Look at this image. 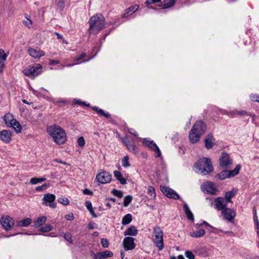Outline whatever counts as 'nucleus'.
Returning a JSON list of instances; mask_svg holds the SVG:
<instances>
[{
    "mask_svg": "<svg viewBox=\"0 0 259 259\" xmlns=\"http://www.w3.org/2000/svg\"><path fill=\"white\" fill-rule=\"evenodd\" d=\"M206 130L205 123L201 120L196 121L192 126L189 134L190 141L192 143H196L201 136L204 134Z\"/></svg>",
    "mask_w": 259,
    "mask_h": 259,
    "instance_id": "obj_1",
    "label": "nucleus"
},
{
    "mask_svg": "<svg viewBox=\"0 0 259 259\" xmlns=\"http://www.w3.org/2000/svg\"><path fill=\"white\" fill-rule=\"evenodd\" d=\"M47 132L53 137L54 142L58 145L64 144L66 140V135L64 130L59 125L55 124L47 127Z\"/></svg>",
    "mask_w": 259,
    "mask_h": 259,
    "instance_id": "obj_2",
    "label": "nucleus"
},
{
    "mask_svg": "<svg viewBox=\"0 0 259 259\" xmlns=\"http://www.w3.org/2000/svg\"><path fill=\"white\" fill-rule=\"evenodd\" d=\"M194 166L204 175L209 174L213 170L211 160L209 158H200L195 163Z\"/></svg>",
    "mask_w": 259,
    "mask_h": 259,
    "instance_id": "obj_3",
    "label": "nucleus"
},
{
    "mask_svg": "<svg viewBox=\"0 0 259 259\" xmlns=\"http://www.w3.org/2000/svg\"><path fill=\"white\" fill-rule=\"evenodd\" d=\"M90 29H95L97 31H100L105 28V18L101 13L96 14L91 17L89 21Z\"/></svg>",
    "mask_w": 259,
    "mask_h": 259,
    "instance_id": "obj_4",
    "label": "nucleus"
},
{
    "mask_svg": "<svg viewBox=\"0 0 259 259\" xmlns=\"http://www.w3.org/2000/svg\"><path fill=\"white\" fill-rule=\"evenodd\" d=\"M153 241L158 251H160L164 248L163 233L160 227L156 226L153 228Z\"/></svg>",
    "mask_w": 259,
    "mask_h": 259,
    "instance_id": "obj_5",
    "label": "nucleus"
},
{
    "mask_svg": "<svg viewBox=\"0 0 259 259\" xmlns=\"http://www.w3.org/2000/svg\"><path fill=\"white\" fill-rule=\"evenodd\" d=\"M5 123L8 127H13L17 133L21 132L22 126L16 119L14 118L13 115L10 113H7L4 117Z\"/></svg>",
    "mask_w": 259,
    "mask_h": 259,
    "instance_id": "obj_6",
    "label": "nucleus"
},
{
    "mask_svg": "<svg viewBox=\"0 0 259 259\" xmlns=\"http://www.w3.org/2000/svg\"><path fill=\"white\" fill-rule=\"evenodd\" d=\"M241 167V165L238 164L233 170H227V169H224L221 173L217 174L215 178L220 180H223L226 178L234 177L239 174Z\"/></svg>",
    "mask_w": 259,
    "mask_h": 259,
    "instance_id": "obj_7",
    "label": "nucleus"
},
{
    "mask_svg": "<svg viewBox=\"0 0 259 259\" xmlns=\"http://www.w3.org/2000/svg\"><path fill=\"white\" fill-rule=\"evenodd\" d=\"M42 71V66L39 64H34L33 66H30L25 69L23 73L25 75L29 77H34Z\"/></svg>",
    "mask_w": 259,
    "mask_h": 259,
    "instance_id": "obj_8",
    "label": "nucleus"
},
{
    "mask_svg": "<svg viewBox=\"0 0 259 259\" xmlns=\"http://www.w3.org/2000/svg\"><path fill=\"white\" fill-rule=\"evenodd\" d=\"M232 164L233 161L229 154L225 152H223L219 159L220 166L223 169H226L230 168Z\"/></svg>",
    "mask_w": 259,
    "mask_h": 259,
    "instance_id": "obj_9",
    "label": "nucleus"
},
{
    "mask_svg": "<svg viewBox=\"0 0 259 259\" xmlns=\"http://www.w3.org/2000/svg\"><path fill=\"white\" fill-rule=\"evenodd\" d=\"M111 179L112 175L105 170L98 173L96 178V180L101 184L109 183L111 182Z\"/></svg>",
    "mask_w": 259,
    "mask_h": 259,
    "instance_id": "obj_10",
    "label": "nucleus"
},
{
    "mask_svg": "<svg viewBox=\"0 0 259 259\" xmlns=\"http://www.w3.org/2000/svg\"><path fill=\"white\" fill-rule=\"evenodd\" d=\"M160 190L167 197L177 200L180 199V196L177 193L166 186H160Z\"/></svg>",
    "mask_w": 259,
    "mask_h": 259,
    "instance_id": "obj_11",
    "label": "nucleus"
},
{
    "mask_svg": "<svg viewBox=\"0 0 259 259\" xmlns=\"http://www.w3.org/2000/svg\"><path fill=\"white\" fill-rule=\"evenodd\" d=\"M0 222L3 227L7 231L10 230L14 225V220L9 216L3 217Z\"/></svg>",
    "mask_w": 259,
    "mask_h": 259,
    "instance_id": "obj_12",
    "label": "nucleus"
},
{
    "mask_svg": "<svg viewBox=\"0 0 259 259\" xmlns=\"http://www.w3.org/2000/svg\"><path fill=\"white\" fill-rule=\"evenodd\" d=\"M143 143L146 146L150 148L152 151L156 153V155L155 156L156 157H159L161 156V151L153 141H149L148 139L144 138L143 139Z\"/></svg>",
    "mask_w": 259,
    "mask_h": 259,
    "instance_id": "obj_13",
    "label": "nucleus"
},
{
    "mask_svg": "<svg viewBox=\"0 0 259 259\" xmlns=\"http://www.w3.org/2000/svg\"><path fill=\"white\" fill-rule=\"evenodd\" d=\"M228 203L224 197H218L214 199V207L218 210H223L227 208Z\"/></svg>",
    "mask_w": 259,
    "mask_h": 259,
    "instance_id": "obj_14",
    "label": "nucleus"
},
{
    "mask_svg": "<svg viewBox=\"0 0 259 259\" xmlns=\"http://www.w3.org/2000/svg\"><path fill=\"white\" fill-rule=\"evenodd\" d=\"M135 238L131 237H126L124 238L123 245L124 250L127 251L133 250L135 248L136 244L134 242Z\"/></svg>",
    "mask_w": 259,
    "mask_h": 259,
    "instance_id": "obj_15",
    "label": "nucleus"
},
{
    "mask_svg": "<svg viewBox=\"0 0 259 259\" xmlns=\"http://www.w3.org/2000/svg\"><path fill=\"white\" fill-rule=\"evenodd\" d=\"M222 214L224 216L225 219L232 222L236 215V212L234 209L230 208H226L222 211Z\"/></svg>",
    "mask_w": 259,
    "mask_h": 259,
    "instance_id": "obj_16",
    "label": "nucleus"
},
{
    "mask_svg": "<svg viewBox=\"0 0 259 259\" xmlns=\"http://www.w3.org/2000/svg\"><path fill=\"white\" fill-rule=\"evenodd\" d=\"M122 143L125 145L127 149L134 154H136L139 152L138 148L134 144V143L130 141L126 140V139L121 138Z\"/></svg>",
    "mask_w": 259,
    "mask_h": 259,
    "instance_id": "obj_17",
    "label": "nucleus"
},
{
    "mask_svg": "<svg viewBox=\"0 0 259 259\" xmlns=\"http://www.w3.org/2000/svg\"><path fill=\"white\" fill-rule=\"evenodd\" d=\"M0 139L6 143H9L12 140V133L9 130L0 132Z\"/></svg>",
    "mask_w": 259,
    "mask_h": 259,
    "instance_id": "obj_18",
    "label": "nucleus"
},
{
    "mask_svg": "<svg viewBox=\"0 0 259 259\" xmlns=\"http://www.w3.org/2000/svg\"><path fill=\"white\" fill-rule=\"evenodd\" d=\"M113 256V253L110 250H106L104 251L99 252L96 254H94V259H103L107 257H111Z\"/></svg>",
    "mask_w": 259,
    "mask_h": 259,
    "instance_id": "obj_19",
    "label": "nucleus"
},
{
    "mask_svg": "<svg viewBox=\"0 0 259 259\" xmlns=\"http://www.w3.org/2000/svg\"><path fill=\"white\" fill-rule=\"evenodd\" d=\"M215 143V139L213 138V134L209 133L207 135L204 139L205 147L207 149L212 148Z\"/></svg>",
    "mask_w": 259,
    "mask_h": 259,
    "instance_id": "obj_20",
    "label": "nucleus"
},
{
    "mask_svg": "<svg viewBox=\"0 0 259 259\" xmlns=\"http://www.w3.org/2000/svg\"><path fill=\"white\" fill-rule=\"evenodd\" d=\"M204 190L206 191V193L209 194L214 195L217 191L214 184L210 182H206L203 185Z\"/></svg>",
    "mask_w": 259,
    "mask_h": 259,
    "instance_id": "obj_21",
    "label": "nucleus"
},
{
    "mask_svg": "<svg viewBox=\"0 0 259 259\" xmlns=\"http://www.w3.org/2000/svg\"><path fill=\"white\" fill-rule=\"evenodd\" d=\"M28 52L31 56L34 58H39L45 55V53L43 51H37L32 48L28 49Z\"/></svg>",
    "mask_w": 259,
    "mask_h": 259,
    "instance_id": "obj_22",
    "label": "nucleus"
},
{
    "mask_svg": "<svg viewBox=\"0 0 259 259\" xmlns=\"http://www.w3.org/2000/svg\"><path fill=\"white\" fill-rule=\"evenodd\" d=\"M182 201L184 202L183 210L185 213V214H186L187 219L190 221L194 222V218L193 214L192 213V212L189 209V207L188 204L186 202H184L183 200H182Z\"/></svg>",
    "mask_w": 259,
    "mask_h": 259,
    "instance_id": "obj_23",
    "label": "nucleus"
},
{
    "mask_svg": "<svg viewBox=\"0 0 259 259\" xmlns=\"http://www.w3.org/2000/svg\"><path fill=\"white\" fill-rule=\"evenodd\" d=\"M56 199V196L53 194L47 193L44 195L42 198L43 204L48 205L47 203H53Z\"/></svg>",
    "mask_w": 259,
    "mask_h": 259,
    "instance_id": "obj_24",
    "label": "nucleus"
},
{
    "mask_svg": "<svg viewBox=\"0 0 259 259\" xmlns=\"http://www.w3.org/2000/svg\"><path fill=\"white\" fill-rule=\"evenodd\" d=\"M139 6L138 5H134L131 6L125 10V13L121 15L122 18H126L128 16L129 14H133L138 10Z\"/></svg>",
    "mask_w": 259,
    "mask_h": 259,
    "instance_id": "obj_25",
    "label": "nucleus"
},
{
    "mask_svg": "<svg viewBox=\"0 0 259 259\" xmlns=\"http://www.w3.org/2000/svg\"><path fill=\"white\" fill-rule=\"evenodd\" d=\"M92 109L96 111L98 114L102 115L107 119H111V114L109 113H106L103 109L99 108L97 106L92 107Z\"/></svg>",
    "mask_w": 259,
    "mask_h": 259,
    "instance_id": "obj_26",
    "label": "nucleus"
},
{
    "mask_svg": "<svg viewBox=\"0 0 259 259\" xmlns=\"http://www.w3.org/2000/svg\"><path fill=\"white\" fill-rule=\"evenodd\" d=\"M32 220L30 218H26L24 220L18 221L16 222L17 227H27L31 223Z\"/></svg>",
    "mask_w": 259,
    "mask_h": 259,
    "instance_id": "obj_27",
    "label": "nucleus"
},
{
    "mask_svg": "<svg viewBox=\"0 0 259 259\" xmlns=\"http://www.w3.org/2000/svg\"><path fill=\"white\" fill-rule=\"evenodd\" d=\"M162 3L163 5H159V7H162L163 9H168L175 5V0H163Z\"/></svg>",
    "mask_w": 259,
    "mask_h": 259,
    "instance_id": "obj_28",
    "label": "nucleus"
},
{
    "mask_svg": "<svg viewBox=\"0 0 259 259\" xmlns=\"http://www.w3.org/2000/svg\"><path fill=\"white\" fill-rule=\"evenodd\" d=\"M114 176L120 183L122 185L126 184V180L122 177V174L120 171L115 170L114 171Z\"/></svg>",
    "mask_w": 259,
    "mask_h": 259,
    "instance_id": "obj_29",
    "label": "nucleus"
},
{
    "mask_svg": "<svg viewBox=\"0 0 259 259\" xmlns=\"http://www.w3.org/2000/svg\"><path fill=\"white\" fill-rule=\"evenodd\" d=\"M138 233V230L134 226H130L124 232V235L135 236Z\"/></svg>",
    "mask_w": 259,
    "mask_h": 259,
    "instance_id": "obj_30",
    "label": "nucleus"
},
{
    "mask_svg": "<svg viewBox=\"0 0 259 259\" xmlns=\"http://www.w3.org/2000/svg\"><path fill=\"white\" fill-rule=\"evenodd\" d=\"M205 233V231L203 229H201L198 231L191 232L190 236L194 238H200L203 236Z\"/></svg>",
    "mask_w": 259,
    "mask_h": 259,
    "instance_id": "obj_31",
    "label": "nucleus"
},
{
    "mask_svg": "<svg viewBox=\"0 0 259 259\" xmlns=\"http://www.w3.org/2000/svg\"><path fill=\"white\" fill-rule=\"evenodd\" d=\"M236 191L233 189L230 191H228L226 192L225 195V197L224 198L226 199V200L229 202H232L231 198L234 197L235 195Z\"/></svg>",
    "mask_w": 259,
    "mask_h": 259,
    "instance_id": "obj_32",
    "label": "nucleus"
},
{
    "mask_svg": "<svg viewBox=\"0 0 259 259\" xmlns=\"http://www.w3.org/2000/svg\"><path fill=\"white\" fill-rule=\"evenodd\" d=\"M47 217L46 216H41L38 217L34 223V226L36 228L42 225L46 221Z\"/></svg>",
    "mask_w": 259,
    "mask_h": 259,
    "instance_id": "obj_33",
    "label": "nucleus"
},
{
    "mask_svg": "<svg viewBox=\"0 0 259 259\" xmlns=\"http://www.w3.org/2000/svg\"><path fill=\"white\" fill-rule=\"evenodd\" d=\"M85 205L87 208L89 210V211L92 214V217L93 218H97V215L95 213V211L92 207V204L91 202L90 201H86L85 202Z\"/></svg>",
    "mask_w": 259,
    "mask_h": 259,
    "instance_id": "obj_34",
    "label": "nucleus"
},
{
    "mask_svg": "<svg viewBox=\"0 0 259 259\" xmlns=\"http://www.w3.org/2000/svg\"><path fill=\"white\" fill-rule=\"evenodd\" d=\"M132 221V215L130 213H128L124 215L122 219V224L126 225L130 224Z\"/></svg>",
    "mask_w": 259,
    "mask_h": 259,
    "instance_id": "obj_35",
    "label": "nucleus"
},
{
    "mask_svg": "<svg viewBox=\"0 0 259 259\" xmlns=\"http://www.w3.org/2000/svg\"><path fill=\"white\" fill-rule=\"evenodd\" d=\"M46 180V178H37L34 177L30 179V182L33 185L37 184L38 183L44 182Z\"/></svg>",
    "mask_w": 259,
    "mask_h": 259,
    "instance_id": "obj_36",
    "label": "nucleus"
},
{
    "mask_svg": "<svg viewBox=\"0 0 259 259\" xmlns=\"http://www.w3.org/2000/svg\"><path fill=\"white\" fill-rule=\"evenodd\" d=\"M53 229V228L52 225L50 224H46L39 229V231L43 233H46L51 231Z\"/></svg>",
    "mask_w": 259,
    "mask_h": 259,
    "instance_id": "obj_37",
    "label": "nucleus"
},
{
    "mask_svg": "<svg viewBox=\"0 0 259 259\" xmlns=\"http://www.w3.org/2000/svg\"><path fill=\"white\" fill-rule=\"evenodd\" d=\"M133 199V197L131 195H127L123 199V205L124 207H127L129 205V204L132 202Z\"/></svg>",
    "mask_w": 259,
    "mask_h": 259,
    "instance_id": "obj_38",
    "label": "nucleus"
},
{
    "mask_svg": "<svg viewBox=\"0 0 259 259\" xmlns=\"http://www.w3.org/2000/svg\"><path fill=\"white\" fill-rule=\"evenodd\" d=\"M161 0H146L145 2V4L147 5V6L150 9H154V10H157L156 8H154L152 7H149V5L151 4H154L157 3L161 2Z\"/></svg>",
    "mask_w": 259,
    "mask_h": 259,
    "instance_id": "obj_39",
    "label": "nucleus"
},
{
    "mask_svg": "<svg viewBox=\"0 0 259 259\" xmlns=\"http://www.w3.org/2000/svg\"><path fill=\"white\" fill-rule=\"evenodd\" d=\"M111 192L113 195L117 196L119 198H121L123 197V192L121 190H118L114 189L111 191Z\"/></svg>",
    "mask_w": 259,
    "mask_h": 259,
    "instance_id": "obj_40",
    "label": "nucleus"
},
{
    "mask_svg": "<svg viewBox=\"0 0 259 259\" xmlns=\"http://www.w3.org/2000/svg\"><path fill=\"white\" fill-rule=\"evenodd\" d=\"M73 104L79 105L81 106H85L87 107H90V104H87L85 102H83L78 99H74L73 101Z\"/></svg>",
    "mask_w": 259,
    "mask_h": 259,
    "instance_id": "obj_41",
    "label": "nucleus"
},
{
    "mask_svg": "<svg viewBox=\"0 0 259 259\" xmlns=\"http://www.w3.org/2000/svg\"><path fill=\"white\" fill-rule=\"evenodd\" d=\"M147 193L153 198L156 197V193L154 188L152 186H148L147 189Z\"/></svg>",
    "mask_w": 259,
    "mask_h": 259,
    "instance_id": "obj_42",
    "label": "nucleus"
},
{
    "mask_svg": "<svg viewBox=\"0 0 259 259\" xmlns=\"http://www.w3.org/2000/svg\"><path fill=\"white\" fill-rule=\"evenodd\" d=\"M59 203L64 205H67L69 203V200L66 197H60L58 199Z\"/></svg>",
    "mask_w": 259,
    "mask_h": 259,
    "instance_id": "obj_43",
    "label": "nucleus"
},
{
    "mask_svg": "<svg viewBox=\"0 0 259 259\" xmlns=\"http://www.w3.org/2000/svg\"><path fill=\"white\" fill-rule=\"evenodd\" d=\"M64 239L70 243H73L72 236L69 233H66L64 235Z\"/></svg>",
    "mask_w": 259,
    "mask_h": 259,
    "instance_id": "obj_44",
    "label": "nucleus"
},
{
    "mask_svg": "<svg viewBox=\"0 0 259 259\" xmlns=\"http://www.w3.org/2000/svg\"><path fill=\"white\" fill-rule=\"evenodd\" d=\"M50 186V184H44L41 186H37L35 188V190L37 191H42L46 190Z\"/></svg>",
    "mask_w": 259,
    "mask_h": 259,
    "instance_id": "obj_45",
    "label": "nucleus"
},
{
    "mask_svg": "<svg viewBox=\"0 0 259 259\" xmlns=\"http://www.w3.org/2000/svg\"><path fill=\"white\" fill-rule=\"evenodd\" d=\"M122 165L124 167H128L130 166V164L128 161V156H125L122 160Z\"/></svg>",
    "mask_w": 259,
    "mask_h": 259,
    "instance_id": "obj_46",
    "label": "nucleus"
},
{
    "mask_svg": "<svg viewBox=\"0 0 259 259\" xmlns=\"http://www.w3.org/2000/svg\"><path fill=\"white\" fill-rule=\"evenodd\" d=\"M101 243L102 246L104 248H107L109 245V241L105 238H102L101 240Z\"/></svg>",
    "mask_w": 259,
    "mask_h": 259,
    "instance_id": "obj_47",
    "label": "nucleus"
},
{
    "mask_svg": "<svg viewBox=\"0 0 259 259\" xmlns=\"http://www.w3.org/2000/svg\"><path fill=\"white\" fill-rule=\"evenodd\" d=\"M77 144L79 147H83L85 145V140L83 137L78 138L77 140Z\"/></svg>",
    "mask_w": 259,
    "mask_h": 259,
    "instance_id": "obj_48",
    "label": "nucleus"
},
{
    "mask_svg": "<svg viewBox=\"0 0 259 259\" xmlns=\"http://www.w3.org/2000/svg\"><path fill=\"white\" fill-rule=\"evenodd\" d=\"M186 256L189 259H195V255L192 252L186 251L185 253Z\"/></svg>",
    "mask_w": 259,
    "mask_h": 259,
    "instance_id": "obj_49",
    "label": "nucleus"
},
{
    "mask_svg": "<svg viewBox=\"0 0 259 259\" xmlns=\"http://www.w3.org/2000/svg\"><path fill=\"white\" fill-rule=\"evenodd\" d=\"M254 212H255V214L254 215L253 218H254V220L255 221V223L256 225V229H257L256 232H257V235L259 236V222L257 219V217L256 215V211L255 209H254Z\"/></svg>",
    "mask_w": 259,
    "mask_h": 259,
    "instance_id": "obj_50",
    "label": "nucleus"
},
{
    "mask_svg": "<svg viewBox=\"0 0 259 259\" xmlns=\"http://www.w3.org/2000/svg\"><path fill=\"white\" fill-rule=\"evenodd\" d=\"M7 55L5 53L4 51L2 49L0 50V59L2 61H5L6 60Z\"/></svg>",
    "mask_w": 259,
    "mask_h": 259,
    "instance_id": "obj_51",
    "label": "nucleus"
},
{
    "mask_svg": "<svg viewBox=\"0 0 259 259\" xmlns=\"http://www.w3.org/2000/svg\"><path fill=\"white\" fill-rule=\"evenodd\" d=\"M55 34L56 35L58 39H61L62 40L63 43L68 44V42L65 39H64L62 34L58 32H55Z\"/></svg>",
    "mask_w": 259,
    "mask_h": 259,
    "instance_id": "obj_52",
    "label": "nucleus"
},
{
    "mask_svg": "<svg viewBox=\"0 0 259 259\" xmlns=\"http://www.w3.org/2000/svg\"><path fill=\"white\" fill-rule=\"evenodd\" d=\"M250 97L252 101L259 102V95L251 94Z\"/></svg>",
    "mask_w": 259,
    "mask_h": 259,
    "instance_id": "obj_53",
    "label": "nucleus"
},
{
    "mask_svg": "<svg viewBox=\"0 0 259 259\" xmlns=\"http://www.w3.org/2000/svg\"><path fill=\"white\" fill-rule=\"evenodd\" d=\"M234 113H236V115H239L241 116H244L245 115H247V112L244 110H241V111L234 110Z\"/></svg>",
    "mask_w": 259,
    "mask_h": 259,
    "instance_id": "obj_54",
    "label": "nucleus"
},
{
    "mask_svg": "<svg viewBox=\"0 0 259 259\" xmlns=\"http://www.w3.org/2000/svg\"><path fill=\"white\" fill-rule=\"evenodd\" d=\"M57 7L61 11H62L65 7V3L63 1H60L57 3Z\"/></svg>",
    "mask_w": 259,
    "mask_h": 259,
    "instance_id": "obj_55",
    "label": "nucleus"
},
{
    "mask_svg": "<svg viewBox=\"0 0 259 259\" xmlns=\"http://www.w3.org/2000/svg\"><path fill=\"white\" fill-rule=\"evenodd\" d=\"M82 193L84 195H93V192L89 190V189H84L82 190Z\"/></svg>",
    "mask_w": 259,
    "mask_h": 259,
    "instance_id": "obj_56",
    "label": "nucleus"
},
{
    "mask_svg": "<svg viewBox=\"0 0 259 259\" xmlns=\"http://www.w3.org/2000/svg\"><path fill=\"white\" fill-rule=\"evenodd\" d=\"M65 218L68 221H72L74 219V215L72 213H70L65 215Z\"/></svg>",
    "mask_w": 259,
    "mask_h": 259,
    "instance_id": "obj_57",
    "label": "nucleus"
},
{
    "mask_svg": "<svg viewBox=\"0 0 259 259\" xmlns=\"http://www.w3.org/2000/svg\"><path fill=\"white\" fill-rule=\"evenodd\" d=\"M23 23L28 28H30L32 24V22L31 20H29V21H23Z\"/></svg>",
    "mask_w": 259,
    "mask_h": 259,
    "instance_id": "obj_58",
    "label": "nucleus"
},
{
    "mask_svg": "<svg viewBox=\"0 0 259 259\" xmlns=\"http://www.w3.org/2000/svg\"><path fill=\"white\" fill-rule=\"evenodd\" d=\"M87 56L85 53H82L79 57H76L75 59V61H79L81 60L83 58Z\"/></svg>",
    "mask_w": 259,
    "mask_h": 259,
    "instance_id": "obj_59",
    "label": "nucleus"
},
{
    "mask_svg": "<svg viewBox=\"0 0 259 259\" xmlns=\"http://www.w3.org/2000/svg\"><path fill=\"white\" fill-rule=\"evenodd\" d=\"M96 227V224L95 223L91 222H90L88 225V228L89 229H93Z\"/></svg>",
    "mask_w": 259,
    "mask_h": 259,
    "instance_id": "obj_60",
    "label": "nucleus"
},
{
    "mask_svg": "<svg viewBox=\"0 0 259 259\" xmlns=\"http://www.w3.org/2000/svg\"><path fill=\"white\" fill-rule=\"evenodd\" d=\"M128 132L130 134H131V135H132L135 137L138 136V134H137V132L134 128H129L128 130Z\"/></svg>",
    "mask_w": 259,
    "mask_h": 259,
    "instance_id": "obj_61",
    "label": "nucleus"
},
{
    "mask_svg": "<svg viewBox=\"0 0 259 259\" xmlns=\"http://www.w3.org/2000/svg\"><path fill=\"white\" fill-rule=\"evenodd\" d=\"M59 61L56 60H50V64L51 65H54L55 64H58L59 63Z\"/></svg>",
    "mask_w": 259,
    "mask_h": 259,
    "instance_id": "obj_62",
    "label": "nucleus"
},
{
    "mask_svg": "<svg viewBox=\"0 0 259 259\" xmlns=\"http://www.w3.org/2000/svg\"><path fill=\"white\" fill-rule=\"evenodd\" d=\"M4 66V62L3 61L0 59V73L3 71V68Z\"/></svg>",
    "mask_w": 259,
    "mask_h": 259,
    "instance_id": "obj_63",
    "label": "nucleus"
},
{
    "mask_svg": "<svg viewBox=\"0 0 259 259\" xmlns=\"http://www.w3.org/2000/svg\"><path fill=\"white\" fill-rule=\"evenodd\" d=\"M202 225H204L205 226L209 227L212 229H215L214 227H212L211 225L209 224L207 222H206L205 221H202Z\"/></svg>",
    "mask_w": 259,
    "mask_h": 259,
    "instance_id": "obj_64",
    "label": "nucleus"
}]
</instances>
